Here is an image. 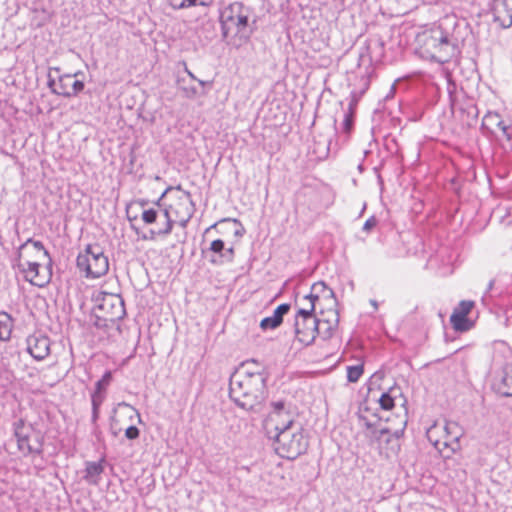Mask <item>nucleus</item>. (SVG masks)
Returning a JSON list of instances; mask_svg holds the SVG:
<instances>
[{"instance_id":"nucleus-1","label":"nucleus","mask_w":512,"mask_h":512,"mask_svg":"<svg viewBox=\"0 0 512 512\" xmlns=\"http://www.w3.org/2000/svg\"><path fill=\"white\" fill-rule=\"evenodd\" d=\"M268 374L235 371L229 381L230 399L241 409L259 412L267 396Z\"/></svg>"},{"instance_id":"nucleus-2","label":"nucleus","mask_w":512,"mask_h":512,"mask_svg":"<svg viewBox=\"0 0 512 512\" xmlns=\"http://www.w3.org/2000/svg\"><path fill=\"white\" fill-rule=\"evenodd\" d=\"M45 259L51 264L50 254L43 243L28 238L18 247L16 257L12 260V268L17 269L32 285L44 287L50 281V274L40 272L39 260Z\"/></svg>"},{"instance_id":"nucleus-3","label":"nucleus","mask_w":512,"mask_h":512,"mask_svg":"<svg viewBox=\"0 0 512 512\" xmlns=\"http://www.w3.org/2000/svg\"><path fill=\"white\" fill-rule=\"evenodd\" d=\"M94 325L99 329L120 331L119 321L126 315L124 301L120 295L98 291L93 294Z\"/></svg>"},{"instance_id":"nucleus-4","label":"nucleus","mask_w":512,"mask_h":512,"mask_svg":"<svg viewBox=\"0 0 512 512\" xmlns=\"http://www.w3.org/2000/svg\"><path fill=\"white\" fill-rule=\"evenodd\" d=\"M417 34V41L421 44L422 53L439 64L449 62L460 54L458 40L454 34Z\"/></svg>"},{"instance_id":"nucleus-5","label":"nucleus","mask_w":512,"mask_h":512,"mask_svg":"<svg viewBox=\"0 0 512 512\" xmlns=\"http://www.w3.org/2000/svg\"><path fill=\"white\" fill-rule=\"evenodd\" d=\"M170 188L166 189L160 198L154 202L153 207L144 209L141 214V220L146 225H153L148 234L141 236L143 240H155L158 237H166L171 234L174 226L172 215L166 209L163 198Z\"/></svg>"},{"instance_id":"nucleus-6","label":"nucleus","mask_w":512,"mask_h":512,"mask_svg":"<svg viewBox=\"0 0 512 512\" xmlns=\"http://www.w3.org/2000/svg\"><path fill=\"white\" fill-rule=\"evenodd\" d=\"M271 439L274 440L275 452L282 458L295 459L308 448V439L304 436V429L300 423L277 432Z\"/></svg>"},{"instance_id":"nucleus-7","label":"nucleus","mask_w":512,"mask_h":512,"mask_svg":"<svg viewBox=\"0 0 512 512\" xmlns=\"http://www.w3.org/2000/svg\"><path fill=\"white\" fill-rule=\"evenodd\" d=\"M304 300L308 302L309 307H300L295 316L294 331L297 340L310 345L316 338L317 317L313 315L317 296L313 294L304 295Z\"/></svg>"},{"instance_id":"nucleus-8","label":"nucleus","mask_w":512,"mask_h":512,"mask_svg":"<svg viewBox=\"0 0 512 512\" xmlns=\"http://www.w3.org/2000/svg\"><path fill=\"white\" fill-rule=\"evenodd\" d=\"M76 264L85 277L92 279L104 276L109 270L108 257L98 245H87L77 256Z\"/></svg>"},{"instance_id":"nucleus-9","label":"nucleus","mask_w":512,"mask_h":512,"mask_svg":"<svg viewBox=\"0 0 512 512\" xmlns=\"http://www.w3.org/2000/svg\"><path fill=\"white\" fill-rule=\"evenodd\" d=\"M463 436V430L454 421H446L444 426L437 424L427 430V438L440 452L449 448L452 453L460 448L459 440Z\"/></svg>"},{"instance_id":"nucleus-10","label":"nucleus","mask_w":512,"mask_h":512,"mask_svg":"<svg viewBox=\"0 0 512 512\" xmlns=\"http://www.w3.org/2000/svg\"><path fill=\"white\" fill-rule=\"evenodd\" d=\"M297 424L299 423L295 420L290 404L282 400L271 402V411L265 420V429L269 438Z\"/></svg>"},{"instance_id":"nucleus-11","label":"nucleus","mask_w":512,"mask_h":512,"mask_svg":"<svg viewBox=\"0 0 512 512\" xmlns=\"http://www.w3.org/2000/svg\"><path fill=\"white\" fill-rule=\"evenodd\" d=\"M177 190L180 195L177 196L174 203L166 205V209L172 215L174 224L177 223L185 228L195 213V203L190 192L182 190L180 186L177 187Z\"/></svg>"},{"instance_id":"nucleus-12","label":"nucleus","mask_w":512,"mask_h":512,"mask_svg":"<svg viewBox=\"0 0 512 512\" xmlns=\"http://www.w3.org/2000/svg\"><path fill=\"white\" fill-rule=\"evenodd\" d=\"M249 14V8L240 2H233L225 7L220 14L223 32L245 29L248 25Z\"/></svg>"},{"instance_id":"nucleus-13","label":"nucleus","mask_w":512,"mask_h":512,"mask_svg":"<svg viewBox=\"0 0 512 512\" xmlns=\"http://www.w3.org/2000/svg\"><path fill=\"white\" fill-rule=\"evenodd\" d=\"M48 86L54 94L61 95L63 97L70 98L76 96L84 89V83L80 80L75 79V75L65 74L59 76V80L56 81L49 74Z\"/></svg>"},{"instance_id":"nucleus-14","label":"nucleus","mask_w":512,"mask_h":512,"mask_svg":"<svg viewBox=\"0 0 512 512\" xmlns=\"http://www.w3.org/2000/svg\"><path fill=\"white\" fill-rule=\"evenodd\" d=\"M202 254L206 257L210 254L209 262L221 266L234 261L235 250L233 246L226 247L223 240L216 239L210 243L209 248L202 249Z\"/></svg>"},{"instance_id":"nucleus-15","label":"nucleus","mask_w":512,"mask_h":512,"mask_svg":"<svg viewBox=\"0 0 512 512\" xmlns=\"http://www.w3.org/2000/svg\"><path fill=\"white\" fill-rule=\"evenodd\" d=\"M27 352L37 361L44 360L50 354L51 341L42 333H34L27 337Z\"/></svg>"},{"instance_id":"nucleus-16","label":"nucleus","mask_w":512,"mask_h":512,"mask_svg":"<svg viewBox=\"0 0 512 512\" xmlns=\"http://www.w3.org/2000/svg\"><path fill=\"white\" fill-rule=\"evenodd\" d=\"M492 388L502 397H512V361H506L495 375Z\"/></svg>"},{"instance_id":"nucleus-17","label":"nucleus","mask_w":512,"mask_h":512,"mask_svg":"<svg viewBox=\"0 0 512 512\" xmlns=\"http://www.w3.org/2000/svg\"><path fill=\"white\" fill-rule=\"evenodd\" d=\"M482 128L489 131V133L494 134L496 130L502 132L503 137L507 140H511L512 136L510 133L511 124L504 121L501 115L497 112H488L482 122Z\"/></svg>"},{"instance_id":"nucleus-18","label":"nucleus","mask_w":512,"mask_h":512,"mask_svg":"<svg viewBox=\"0 0 512 512\" xmlns=\"http://www.w3.org/2000/svg\"><path fill=\"white\" fill-rule=\"evenodd\" d=\"M339 324V315L336 311H330L327 318H317L316 336L323 340L330 339Z\"/></svg>"},{"instance_id":"nucleus-19","label":"nucleus","mask_w":512,"mask_h":512,"mask_svg":"<svg viewBox=\"0 0 512 512\" xmlns=\"http://www.w3.org/2000/svg\"><path fill=\"white\" fill-rule=\"evenodd\" d=\"M290 310V304L283 303L280 304L273 312L272 316L265 317L260 322V327L263 330L267 329H275L281 325L283 322V317L286 315Z\"/></svg>"},{"instance_id":"nucleus-20","label":"nucleus","mask_w":512,"mask_h":512,"mask_svg":"<svg viewBox=\"0 0 512 512\" xmlns=\"http://www.w3.org/2000/svg\"><path fill=\"white\" fill-rule=\"evenodd\" d=\"M105 460L101 459L98 462L87 461L85 463V470L83 479L90 485H98L101 480V475L104 472L103 462Z\"/></svg>"},{"instance_id":"nucleus-21","label":"nucleus","mask_w":512,"mask_h":512,"mask_svg":"<svg viewBox=\"0 0 512 512\" xmlns=\"http://www.w3.org/2000/svg\"><path fill=\"white\" fill-rule=\"evenodd\" d=\"M358 100L359 97L356 95L355 92H352L351 101L349 103L348 110L346 111L343 120V131L346 133H350L353 128L355 108L358 103Z\"/></svg>"},{"instance_id":"nucleus-22","label":"nucleus","mask_w":512,"mask_h":512,"mask_svg":"<svg viewBox=\"0 0 512 512\" xmlns=\"http://www.w3.org/2000/svg\"><path fill=\"white\" fill-rule=\"evenodd\" d=\"M13 329V319L6 312H0V340L8 341Z\"/></svg>"},{"instance_id":"nucleus-23","label":"nucleus","mask_w":512,"mask_h":512,"mask_svg":"<svg viewBox=\"0 0 512 512\" xmlns=\"http://www.w3.org/2000/svg\"><path fill=\"white\" fill-rule=\"evenodd\" d=\"M105 400V393L104 392H98L94 391L91 394V404H92V415H91V422L93 424L97 423V420L99 418L100 413V407L102 403Z\"/></svg>"},{"instance_id":"nucleus-24","label":"nucleus","mask_w":512,"mask_h":512,"mask_svg":"<svg viewBox=\"0 0 512 512\" xmlns=\"http://www.w3.org/2000/svg\"><path fill=\"white\" fill-rule=\"evenodd\" d=\"M18 449L24 454H41L42 453V444L38 442L37 446L31 445L29 443V437H24L21 439H17Z\"/></svg>"},{"instance_id":"nucleus-25","label":"nucleus","mask_w":512,"mask_h":512,"mask_svg":"<svg viewBox=\"0 0 512 512\" xmlns=\"http://www.w3.org/2000/svg\"><path fill=\"white\" fill-rule=\"evenodd\" d=\"M399 391V388H391L388 392L382 393L379 403L382 409L390 410L394 407L395 393Z\"/></svg>"},{"instance_id":"nucleus-26","label":"nucleus","mask_w":512,"mask_h":512,"mask_svg":"<svg viewBox=\"0 0 512 512\" xmlns=\"http://www.w3.org/2000/svg\"><path fill=\"white\" fill-rule=\"evenodd\" d=\"M450 322L457 331H466L469 329L467 316L459 314L456 311H453Z\"/></svg>"},{"instance_id":"nucleus-27","label":"nucleus","mask_w":512,"mask_h":512,"mask_svg":"<svg viewBox=\"0 0 512 512\" xmlns=\"http://www.w3.org/2000/svg\"><path fill=\"white\" fill-rule=\"evenodd\" d=\"M243 370L259 374H268L265 367L254 359L242 363L241 366L236 371Z\"/></svg>"},{"instance_id":"nucleus-28","label":"nucleus","mask_w":512,"mask_h":512,"mask_svg":"<svg viewBox=\"0 0 512 512\" xmlns=\"http://www.w3.org/2000/svg\"><path fill=\"white\" fill-rule=\"evenodd\" d=\"M14 436L17 439H21L24 437H30V432L32 430L31 426H26L25 421L23 419H19L13 423Z\"/></svg>"},{"instance_id":"nucleus-29","label":"nucleus","mask_w":512,"mask_h":512,"mask_svg":"<svg viewBox=\"0 0 512 512\" xmlns=\"http://www.w3.org/2000/svg\"><path fill=\"white\" fill-rule=\"evenodd\" d=\"M364 372L363 364L347 366V380L350 383H356Z\"/></svg>"},{"instance_id":"nucleus-30","label":"nucleus","mask_w":512,"mask_h":512,"mask_svg":"<svg viewBox=\"0 0 512 512\" xmlns=\"http://www.w3.org/2000/svg\"><path fill=\"white\" fill-rule=\"evenodd\" d=\"M170 5L174 9H184L196 5L206 6L207 4L202 0H169Z\"/></svg>"},{"instance_id":"nucleus-31","label":"nucleus","mask_w":512,"mask_h":512,"mask_svg":"<svg viewBox=\"0 0 512 512\" xmlns=\"http://www.w3.org/2000/svg\"><path fill=\"white\" fill-rule=\"evenodd\" d=\"M111 379H112L111 372L110 371L105 372V374L102 376V378L96 382L94 391L105 393L106 388L110 384Z\"/></svg>"},{"instance_id":"nucleus-32","label":"nucleus","mask_w":512,"mask_h":512,"mask_svg":"<svg viewBox=\"0 0 512 512\" xmlns=\"http://www.w3.org/2000/svg\"><path fill=\"white\" fill-rule=\"evenodd\" d=\"M327 291L329 295L333 296L334 292L332 289L328 288L324 282L314 283L311 287V292L309 294H313L317 296V300L319 299L318 293Z\"/></svg>"},{"instance_id":"nucleus-33","label":"nucleus","mask_w":512,"mask_h":512,"mask_svg":"<svg viewBox=\"0 0 512 512\" xmlns=\"http://www.w3.org/2000/svg\"><path fill=\"white\" fill-rule=\"evenodd\" d=\"M473 306H474L473 301L463 300L458 304V306L454 309V311H456L459 314H462L464 316H467L470 313V311L472 310Z\"/></svg>"},{"instance_id":"nucleus-34","label":"nucleus","mask_w":512,"mask_h":512,"mask_svg":"<svg viewBox=\"0 0 512 512\" xmlns=\"http://www.w3.org/2000/svg\"><path fill=\"white\" fill-rule=\"evenodd\" d=\"M140 435V431L139 429L132 425L130 427H128L126 430H125V437L129 440H135L139 437Z\"/></svg>"},{"instance_id":"nucleus-35","label":"nucleus","mask_w":512,"mask_h":512,"mask_svg":"<svg viewBox=\"0 0 512 512\" xmlns=\"http://www.w3.org/2000/svg\"><path fill=\"white\" fill-rule=\"evenodd\" d=\"M377 225V219L374 216H371L368 218L364 225H363V231L369 232L372 228H374Z\"/></svg>"},{"instance_id":"nucleus-36","label":"nucleus","mask_w":512,"mask_h":512,"mask_svg":"<svg viewBox=\"0 0 512 512\" xmlns=\"http://www.w3.org/2000/svg\"><path fill=\"white\" fill-rule=\"evenodd\" d=\"M185 95L188 98H194L197 95V89L195 87L184 88Z\"/></svg>"},{"instance_id":"nucleus-37","label":"nucleus","mask_w":512,"mask_h":512,"mask_svg":"<svg viewBox=\"0 0 512 512\" xmlns=\"http://www.w3.org/2000/svg\"><path fill=\"white\" fill-rule=\"evenodd\" d=\"M118 405H119V406L129 407V408L133 409V410L136 412V414H137L138 418H140L139 413H138V412H137V411H136V410H135V409H134L130 404H128V403H126V402H122V403H119Z\"/></svg>"},{"instance_id":"nucleus-38","label":"nucleus","mask_w":512,"mask_h":512,"mask_svg":"<svg viewBox=\"0 0 512 512\" xmlns=\"http://www.w3.org/2000/svg\"><path fill=\"white\" fill-rule=\"evenodd\" d=\"M493 285H494V280H491V281L489 282V284H488V287H487V291H486V293L492 290Z\"/></svg>"},{"instance_id":"nucleus-39","label":"nucleus","mask_w":512,"mask_h":512,"mask_svg":"<svg viewBox=\"0 0 512 512\" xmlns=\"http://www.w3.org/2000/svg\"><path fill=\"white\" fill-rule=\"evenodd\" d=\"M138 203L140 204L141 207L144 208L147 205L148 201L142 199V200H139Z\"/></svg>"},{"instance_id":"nucleus-40","label":"nucleus","mask_w":512,"mask_h":512,"mask_svg":"<svg viewBox=\"0 0 512 512\" xmlns=\"http://www.w3.org/2000/svg\"><path fill=\"white\" fill-rule=\"evenodd\" d=\"M186 72L188 73V75L193 79V80H197V78L195 77V75L189 71L187 68H185Z\"/></svg>"},{"instance_id":"nucleus-41","label":"nucleus","mask_w":512,"mask_h":512,"mask_svg":"<svg viewBox=\"0 0 512 512\" xmlns=\"http://www.w3.org/2000/svg\"><path fill=\"white\" fill-rule=\"evenodd\" d=\"M370 303H371V305H372L375 309H377V308H378V303H377V301H376V300H373V299H372V300H370Z\"/></svg>"},{"instance_id":"nucleus-42","label":"nucleus","mask_w":512,"mask_h":512,"mask_svg":"<svg viewBox=\"0 0 512 512\" xmlns=\"http://www.w3.org/2000/svg\"><path fill=\"white\" fill-rule=\"evenodd\" d=\"M301 305H302L301 307H309L308 302L304 300V297L301 300Z\"/></svg>"},{"instance_id":"nucleus-43","label":"nucleus","mask_w":512,"mask_h":512,"mask_svg":"<svg viewBox=\"0 0 512 512\" xmlns=\"http://www.w3.org/2000/svg\"><path fill=\"white\" fill-rule=\"evenodd\" d=\"M402 433H403V430H397V431H395L394 434L396 437H399L400 435H402Z\"/></svg>"},{"instance_id":"nucleus-44","label":"nucleus","mask_w":512,"mask_h":512,"mask_svg":"<svg viewBox=\"0 0 512 512\" xmlns=\"http://www.w3.org/2000/svg\"><path fill=\"white\" fill-rule=\"evenodd\" d=\"M380 433H381V434H386V433H389V430H388V429H386V428H384V429H381V430H380Z\"/></svg>"},{"instance_id":"nucleus-45","label":"nucleus","mask_w":512,"mask_h":512,"mask_svg":"<svg viewBox=\"0 0 512 512\" xmlns=\"http://www.w3.org/2000/svg\"><path fill=\"white\" fill-rule=\"evenodd\" d=\"M197 81H198V82H199V84H200V85H202V86H204V85L206 84V82H205V81H202V80H200V79H197Z\"/></svg>"},{"instance_id":"nucleus-46","label":"nucleus","mask_w":512,"mask_h":512,"mask_svg":"<svg viewBox=\"0 0 512 512\" xmlns=\"http://www.w3.org/2000/svg\"><path fill=\"white\" fill-rule=\"evenodd\" d=\"M128 219H129V221H133V220H136V219H137V216H134L133 218H132V217H130V216H128Z\"/></svg>"},{"instance_id":"nucleus-47","label":"nucleus","mask_w":512,"mask_h":512,"mask_svg":"<svg viewBox=\"0 0 512 512\" xmlns=\"http://www.w3.org/2000/svg\"><path fill=\"white\" fill-rule=\"evenodd\" d=\"M451 106H452V109L454 108V102L453 100L451 101Z\"/></svg>"}]
</instances>
